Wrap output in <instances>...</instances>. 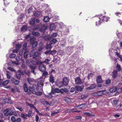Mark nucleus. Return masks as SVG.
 I'll use <instances>...</instances> for the list:
<instances>
[{"instance_id":"1","label":"nucleus","mask_w":122,"mask_h":122,"mask_svg":"<svg viewBox=\"0 0 122 122\" xmlns=\"http://www.w3.org/2000/svg\"><path fill=\"white\" fill-rule=\"evenodd\" d=\"M30 45L32 46V48H33L36 47L38 45L37 41H35V39L34 37L32 36L30 37Z\"/></svg>"},{"instance_id":"2","label":"nucleus","mask_w":122,"mask_h":122,"mask_svg":"<svg viewBox=\"0 0 122 122\" xmlns=\"http://www.w3.org/2000/svg\"><path fill=\"white\" fill-rule=\"evenodd\" d=\"M84 86L83 85H82L81 86H75V93H78L79 91L81 92L83 89Z\"/></svg>"},{"instance_id":"3","label":"nucleus","mask_w":122,"mask_h":122,"mask_svg":"<svg viewBox=\"0 0 122 122\" xmlns=\"http://www.w3.org/2000/svg\"><path fill=\"white\" fill-rule=\"evenodd\" d=\"M34 50L32 49V51L30 52V57H32L34 58H36L38 56L39 54L38 52H34Z\"/></svg>"},{"instance_id":"4","label":"nucleus","mask_w":122,"mask_h":122,"mask_svg":"<svg viewBox=\"0 0 122 122\" xmlns=\"http://www.w3.org/2000/svg\"><path fill=\"white\" fill-rule=\"evenodd\" d=\"M29 66V68L31 69V72L34 74L36 75V73L35 72V70L36 68V66L35 65L33 66L31 64Z\"/></svg>"},{"instance_id":"5","label":"nucleus","mask_w":122,"mask_h":122,"mask_svg":"<svg viewBox=\"0 0 122 122\" xmlns=\"http://www.w3.org/2000/svg\"><path fill=\"white\" fill-rule=\"evenodd\" d=\"M40 66L38 67V69L41 71L44 72L46 70V66L45 65L42 64H39Z\"/></svg>"},{"instance_id":"6","label":"nucleus","mask_w":122,"mask_h":122,"mask_svg":"<svg viewBox=\"0 0 122 122\" xmlns=\"http://www.w3.org/2000/svg\"><path fill=\"white\" fill-rule=\"evenodd\" d=\"M69 79L67 77H65L63 79L62 82L63 84L65 86L67 85L68 84Z\"/></svg>"},{"instance_id":"7","label":"nucleus","mask_w":122,"mask_h":122,"mask_svg":"<svg viewBox=\"0 0 122 122\" xmlns=\"http://www.w3.org/2000/svg\"><path fill=\"white\" fill-rule=\"evenodd\" d=\"M60 90L57 88H52L51 93L52 94H54L55 93H59L60 92Z\"/></svg>"},{"instance_id":"8","label":"nucleus","mask_w":122,"mask_h":122,"mask_svg":"<svg viewBox=\"0 0 122 122\" xmlns=\"http://www.w3.org/2000/svg\"><path fill=\"white\" fill-rule=\"evenodd\" d=\"M75 81L76 84L78 85H81L82 83L81 80L79 77H77L75 78Z\"/></svg>"},{"instance_id":"9","label":"nucleus","mask_w":122,"mask_h":122,"mask_svg":"<svg viewBox=\"0 0 122 122\" xmlns=\"http://www.w3.org/2000/svg\"><path fill=\"white\" fill-rule=\"evenodd\" d=\"M96 81L97 84L102 83L103 81L102 80L101 76L100 75H98L97 76Z\"/></svg>"},{"instance_id":"10","label":"nucleus","mask_w":122,"mask_h":122,"mask_svg":"<svg viewBox=\"0 0 122 122\" xmlns=\"http://www.w3.org/2000/svg\"><path fill=\"white\" fill-rule=\"evenodd\" d=\"M38 82L37 83V85L38 87H41L43 86V83L44 81L41 79H39L38 81Z\"/></svg>"},{"instance_id":"11","label":"nucleus","mask_w":122,"mask_h":122,"mask_svg":"<svg viewBox=\"0 0 122 122\" xmlns=\"http://www.w3.org/2000/svg\"><path fill=\"white\" fill-rule=\"evenodd\" d=\"M31 64L34 65L36 66V65H39V64H41V63L40 62V61H36L34 60H31L30 61Z\"/></svg>"},{"instance_id":"12","label":"nucleus","mask_w":122,"mask_h":122,"mask_svg":"<svg viewBox=\"0 0 122 122\" xmlns=\"http://www.w3.org/2000/svg\"><path fill=\"white\" fill-rule=\"evenodd\" d=\"M117 71L116 70H114L112 72V77L113 78L115 79L116 78L117 76Z\"/></svg>"},{"instance_id":"13","label":"nucleus","mask_w":122,"mask_h":122,"mask_svg":"<svg viewBox=\"0 0 122 122\" xmlns=\"http://www.w3.org/2000/svg\"><path fill=\"white\" fill-rule=\"evenodd\" d=\"M29 24L31 25L34 26L35 25L36 23V18H33L32 20L29 21Z\"/></svg>"},{"instance_id":"14","label":"nucleus","mask_w":122,"mask_h":122,"mask_svg":"<svg viewBox=\"0 0 122 122\" xmlns=\"http://www.w3.org/2000/svg\"><path fill=\"white\" fill-rule=\"evenodd\" d=\"M11 81L16 85H18L20 83V81L19 80L14 78H12L11 79Z\"/></svg>"},{"instance_id":"15","label":"nucleus","mask_w":122,"mask_h":122,"mask_svg":"<svg viewBox=\"0 0 122 122\" xmlns=\"http://www.w3.org/2000/svg\"><path fill=\"white\" fill-rule=\"evenodd\" d=\"M28 89L30 91L32 92L33 94H36V91L35 89L32 87L29 86L28 87Z\"/></svg>"},{"instance_id":"16","label":"nucleus","mask_w":122,"mask_h":122,"mask_svg":"<svg viewBox=\"0 0 122 122\" xmlns=\"http://www.w3.org/2000/svg\"><path fill=\"white\" fill-rule=\"evenodd\" d=\"M21 73L19 71L16 73V77L18 79H20L21 78V76L20 75Z\"/></svg>"},{"instance_id":"17","label":"nucleus","mask_w":122,"mask_h":122,"mask_svg":"<svg viewBox=\"0 0 122 122\" xmlns=\"http://www.w3.org/2000/svg\"><path fill=\"white\" fill-rule=\"evenodd\" d=\"M49 80L50 82L52 84H53L55 82L54 78L52 74L50 75Z\"/></svg>"},{"instance_id":"18","label":"nucleus","mask_w":122,"mask_h":122,"mask_svg":"<svg viewBox=\"0 0 122 122\" xmlns=\"http://www.w3.org/2000/svg\"><path fill=\"white\" fill-rule=\"evenodd\" d=\"M41 11H36L34 13V16L36 17H38L41 15Z\"/></svg>"},{"instance_id":"19","label":"nucleus","mask_w":122,"mask_h":122,"mask_svg":"<svg viewBox=\"0 0 122 122\" xmlns=\"http://www.w3.org/2000/svg\"><path fill=\"white\" fill-rule=\"evenodd\" d=\"M32 112V109H30L28 112V114H27V116L29 117H31L33 115Z\"/></svg>"},{"instance_id":"20","label":"nucleus","mask_w":122,"mask_h":122,"mask_svg":"<svg viewBox=\"0 0 122 122\" xmlns=\"http://www.w3.org/2000/svg\"><path fill=\"white\" fill-rule=\"evenodd\" d=\"M73 48L74 47L71 46H69L67 48V51L70 53H70H71L73 51Z\"/></svg>"},{"instance_id":"21","label":"nucleus","mask_w":122,"mask_h":122,"mask_svg":"<svg viewBox=\"0 0 122 122\" xmlns=\"http://www.w3.org/2000/svg\"><path fill=\"white\" fill-rule=\"evenodd\" d=\"M23 87L24 88L25 92H27L28 91V89L26 84L25 83L23 85Z\"/></svg>"},{"instance_id":"22","label":"nucleus","mask_w":122,"mask_h":122,"mask_svg":"<svg viewBox=\"0 0 122 122\" xmlns=\"http://www.w3.org/2000/svg\"><path fill=\"white\" fill-rule=\"evenodd\" d=\"M96 86V85L95 84H93L91 85L89 87H88L87 89L88 90L93 89Z\"/></svg>"},{"instance_id":"23","label":"nucleus","mask_w":122,"mask_h":122,"mask_svg":"<svg viewBox=\"0 0 122 122\" xmlns=\"http://www.w3.org/2000/svg\"><path fill=\"white\" fill-rule=\"evenodd\" d=\"M117 88L116 87H113L110 88L109 90V91L111 92H114L117 90Z\"/></svg>"},{"instance_id":"24","label":"nucleus","mask_w":122,"mask_h":122,"mask_svg":"<svg viewBox=\"0 0 122 122\" xmlns=\"http://www.w3.org/2000/svg\"><path fill=\"white\" fill-rule=\"evenodd\" d=\"M57 42V41L56 39H51L50 41V43L52 45L53 44H54L56 43Z\"/></svg>"},{"instance_id":"25","label":"nucleus","mask_w":122,"mask_h":122,"mask_svg":"<svg viewBox=\"0 0 122 122\" xmlns=\"http://www.w3.org/2000/svg\"><path fill=\"white\" fill-rule=\"evenodd\" d=\"M50 61V60L48 59H46L44 61L42 62L40 61L41 62V64L43 63H45L46 65H48L49 64V62Z\"/></svg>"},{"instance_id":"26","label":"nucleus","mask_w":122,"mask_h":122,"mask_svg":"<svg viewBox=\"0 0 122 122\" xmlns=\"http://www.w3.org/2000/svg\"><path fill=\"white\" fill-rule=\"evenodd\" d=\"M50 20V18L48 16H45L43 19V21L45 22L48 21Z\"/></svg>"},{"instance_id":"27","label":"nucleus","mask_w":122,"mask_h":122,"mask_svg":"<svg viewBox=\"0 0 122 122\" xmlns=\"http://www.w3.org/2000/svg\"><path fill=\"white\" fill-rule=\"evenodd\" d=\"M27 82L29 83L35 81V80L33 78H28L27 79Z\"/></svg>"},{"instance_id":"28","label":"nucleus","mask_w":122,"mask_h":122,"mask_svg":"<svg viewBox=\"0 0 122 122\" xmlns=\"http://www.w3.org/2000/svg\"><path fill=\"white\" fill-rule=\"evenodd\" d=\"M56 28V25L54 24H51L50 25V28L51 30L55 29Z\"/></svg>"},{"instance_id":"29","label":"nucleus","mask_w":122,"mask_h":122,"mask_svg":"<svg viewBox=\"0 0 122 122\" xmlns=\"http://www.w3.org/2000/svg\"><path fill=\"white\" fill-rule=\"evenodd\" d=\"M28 52H25L23 54V56L25 59H26L28 57Z\"/></svg>"},{"instance_id":"30","label":"nucleus","mask_w":122,"mask_h":122,"mask_svg":"<svg viewBox=\"0 0 122 122\" xmlns=\"http://www.w3.org/2000/svg\"><path fill=\"white\" fill-rule=\"evenodd\" d=\"M84 114H85L87 116L90 117H94L95 116V115L92 114L89 112H86L84 113Z\"/></svg>"},{"instance_id":"31","label":"nucleus","mask_w":122,"mask_h":122,"mask_svg":"<svg viewBox=\"0 0 122 122\" xmlns=\"http://www.w3.org/2000/svg\"><path fill=\"white\" fill-rule=\"evenodd\" d=\"M9 82V80H7L2 83V85L3 86H6Z\"/></svg>"},{"instance_id":"32","label":"nucleus","mask_w":122,"mask_h":122,"mask_svg":"<svg viewBox=\"0 0 122 122\" xmlns=\"http://www.w3.org/2000/svg\"><path fill=\"white\" fill-rule=\"evenodd\" d=\"M57 35V34L56 33H53L50 36V37L52 39H54Z\"/></svg>"},{"instance_id":"33","label":"nucleus","mask_w":122,"mask_h":122,"mask_svg":"<svg viewBox=\"0 0 122 122\" xmlns=\"http://www.w3.org/2000/svg\"><path fill=\"white\" fill-rule=\"evenodd\" d=\"M51 45L50 43V44H47L46 48L47 50H50L52 48Z\"/></svg>"},{"instance_id":"34","label":"nucleus","mask_w":122,"mask_h":122,"mask_svg":"<svg viewBox=\"0 0 122 122\" xmlns=\"http://www.w3.org/2000/svg\"><path fill=\"white\" fill-rule=\"evenodd\" d=\"M27 27L26 26H23L21 29V31H24L27 30Z\"/></svg>"},{"instance_id":"35","label":"nucleus","mask_w":122,"mask_h":122,"mask_svg":"<svg viewBox=\"0 0 122 122\" xmlns=\"http://www.w3.org/2000/svg\"><path fill=\"white\" fill-rule=\"evenodd\" d=\"M32 34L33 35L37 36H39L40 35L39 33L37 32H32Z\"/></svg>"},{"instance_id":"36","label":"nucleus","mask_w":122,"mask_h":122,"mask_svg":"<svg viewBox=\"0 0 122 122\" xmlns=\"http://www.w3.org/2000/svg\"><path fill=\"white\" fill-rule=\"evenodd\" d=\"M24 15L23 14H21L19 16L18 18V19L19 21H21L22 20V18L23 17H24Z\"/></svg>"},{"instance_id":"37","label":"nucleus","mask_w":122,"mask_h":122,"mask_svg":"<svg viewBox=\"0 0 122 122\" xmlns=\"http://www.w3.org/2000/svg\"><path fill=\"white\" fill-rule=\"evenodd\" d=\"M105 91L104 90H102V91H97L98 96H100L102 95L103 94V93L102 92H104Z\"/></svg>"},{"instance_id":"38","label":"nucleus","mask_w":122,"mask_h":122,"mask_svg":"<svg viewBox=\"0 0 122 122\" xmlns=\"http://www.w3.org/2000/svg\"><path fill=\"white\" fill-rule=\"evenodd\" d=\"M16 56V55L15 54L12 53L9 56L10 58H13L15 57Z\"/></svg>"},{"instance_id":"39","label":"nucleus","mask_w":122,"mask_h":122,"mask_svg":"<svg viewBox=\"0 0 122 122\" xmlns=\"http://www.w3.org/2000/svg\"><path fill=\"white\" fill-rule=\"evenodd\" d=\"M111 82V80L110 79L107 80L105 81V84L108 85H109Z\"/></svg>"},{"instance_id":"40","label":"nucleus","mask_w":122,"mask_h":122,"mask_svg":"<svg viewBox=\"0 0 122 122\" xmlns=\"http://www.w3.org/2000/svg\"><path fill=\"white\" fill-rule=\"evenodd\" d=\"M44 53L45 54H46L47 55L48 54H51V50H50L46 51L44 52Z\"/></svg>"},{"instance_id":"41","label":"nucleus","mask_w":122,"mask_h":122,"mask_svg":"<svg viewBox=\"0 0 122 122\" xmlns=\"http://www.w3.org/2000/svg\"><path fill=\"white\" fill-rule=\"evenodd\" d=\"M26 115H24V114L21 113V117L25 119H27L26 117H27V114H25Z\"/></svg>"},{"instance_id":"42","label":"nucleus","mask_w":122,"mask_h":122,"mask_svg":"<svg viewBox=\"0 0 122 122\" xmlns=\"http://www.w3.org/2000/svg\"><path fill=\"white\" fill-rule=\"evenodd\" d=\"M116 68L117 70L119 71H120L121 70L120 66L118 64L117 65Z\"/></svg>"},{"instance_id":"43","label":"nucleus","mask_w":122,"mask_h":122,"mask_svg":"<svg viewBox=\"0 0 122 122\" xmlns=\"http://www.w3.org/2000/svg\"><path fill=\"white\" fill-rule=\"evenodd\" d=\"M42 76H44L45 77H46L47 76H48V72L47 71H44L43 72Z\"/></svg>"},{"instance_id":"44","label":"nucleus","mask_w":122,"mask_h":122,"mask_svg":"<svg viewBox=\"0 0 122 122\" xmlns=\"http://www.w3.org/2000/svg\"><path fill=\"white\" fill-rule=\"evenodd\" d=\"M27 45V44L26 43H24L23 45V49L25 51L26 50H27L26 46Z\"/></svg>"},{"instance_id":"45","label":"nucleus","mask_w":122,"mask_h":122,"mask_svg":"<svg viewBox=\"0 0 122 122\" xmlns=\"http://www.w3.org/2000/svg\"><path fill=\"white\" fill-rule=\"evenodd\" d=\"M11 121L12 122H15L16 119L15 117L14 116L11 117Z\"/></svg>"},{"instance_id":"46","label":"nucleus","mask_w":122,"mask_h":122,"mask_svg":"<svg viewBox=\"0 0 122 122\" xmlns=\"http://www.w3.org/2000/svg\"><path fill=\"white\" fill-rule=\"evenodd\" d=\"M21 44H16V45L15 47L16 49H18V50H19L20 48H21Z\"/></svg>"},{"instance_id":"47","label":"nucleus","mask_w":122,"mask_h":122,"mask_svg":"<svg viewBox=\"0 0 122 122\" xmlns=\"http://www.w3.org/2000/svg\"><path fill=\"white\" fill-rule=\"evenodd\" d=\"M55 83L56 85L57 86H58L60 84V81L58 79H57Z\"/></svg>"},{"instance_id":"48","label":"nucleus","mask_w":122,"mask_h":122,"mask_svg":"<svg viewBox=\"0 0 122 122\" xmlns=\"http://www.w3.org/2000/svg\"><path fill=\"white\" fill-rule=\"evenodd\" d=\"M33 8L31 7H30L28 10V13L29 14L32 11Z\"/></svg>"},{"instance_id":"49","label":"nucleus","mask_w":122,"mask_h":122,"mask_svg":"<svg viewBox=\"0 0 122 122\" xmlns=\"http://www.w3.org/2000/svg\"><path fill=\"white\" fill-rule=\"evenodd\" d=\"M57 52V51L55 50L51 51V54L54 55H55V53Z\"/></svg>"},{"instance_id":"50","label":"nucleus","mask_w":122,"mask_h":122,"mask_svg":"<svg viewBox=\"0 0 122 122\" xmlns=\"http://www.w3.org/2000/svg\"><path fill=\"white\" fill-rule=\"evenodd\" d=\"M44 47L43 46L39 47L38 48V51L40 52L43 49Z\"/></svg>"},{"instance_id":"51","label":"nucleus","mask_w":122,"mask_h":122,"mask_svg":"<svg viewBox=\"0 0 122 122\" xmlns=\"http://www.w3.org/2000/svg\"><path fill=\"white\" fill-rule=\"evenodd\" d=\"M11 111V109L9 108H8L6 109L4 111V112H6L8 113L9 112H10Z\"/></svg>"},{"instance_id":"52","label":"nucleus","mask_w":122,"mask_h":122,"mask_svg":"<svg viewBox=\"0 0 122 122\" xmlns=\"http://www.w3.org/2000/svg\"><path fill=\"white\" fill-rule=\"evenodd\" d=\"M21 121L22 119L20 117H19L16 119L15 122H21Z\"/></svg>"},{"instance_id":"53","label":"nucleus","mask_w":122,"mask_h":122,"mask_svg":"<svg viewBox=\"0 0 122 122\" xmlns=\"http://www.w3.org/2000/svg\"><path fill=\"white\" fill-rule=\"evenodd\" d=\"M26 62L28 66L31 64L30 62V61L28 59L26 60Z\"/></svg>"},{"instance_id":"54","label":"nucleus","mask_w":122,"mask_h":122,"mask_svg":"<svg viewBox=\"0 0 122 122\" xmlns=\"http://www.w3.org/2000/svg\"><path fill=\"white\" fill-rule=\"evenodd\" d=\"M41 102L42 104L43 105H45L46 103V102H47V101H46L45 99L43 100H41Z\"/></svg>"},{"instance_id":"55","label":"nucleus","mask_w":122,"mask_h":122,"mask_svg":"<svg viewBox=\"0 0 122 122\" xmlns=\"http://www.w3.org/2000/svg\"><path fill=\"white\" fill-rule=\"evenodd\" d=\"M63 89H64V92L67 93H69V91L67 90L66 88H65Z\"/></svg>"},{"instance_id":"56","label":"nucleus","mask_w":122,"mask_h":122,"mask_svg":"<svg viewBox=\"0 0 122 122\" xmlns=\"http://www.w3.org/2000/svg\"><path fill=\"white\" fill-rule=\"evenodd\" d=\"M82 117L81 116H77L75 117L76 119L77 120H81L82 119Z\"/></svg>"},{"instance_id":"57","label":"nucleus","mask_w":122,"mask_h":122,"mask_svg":"<svg viewBox=\"0 0 122 122\" xmlns=\"http://www.w3.org/2000/svg\"><path fill=\"white\" fill-rule=\"evenodd\" d=\"M7 68L8 69L11 71H15V70L14 69L10 67H8Z\"/></svg>"},{"instance_id":"58","label":"nucleus","mask_w":122,"mask_h":122,"mask_svg":"<svg viewBox=\"0 0 122 122\" xmlns=\"http://www.w3.org/2000/svg\"><path fill=\"white\" fill-rule=\"evenodd\" d=\"M56 73L54 69H52L51 71L49 73L50 74H51V73Z\"/></svg>"},{"instance_id":"59","label":"nucleus","mask_w":122,"mask_h":122,"mask_svg":"<svg viewBox=\"0 0 122 122\" xmlns=\"http://www.w3.org/2000/svg\"><path fill=\"white\" fill-rule=\"evenodd\" d=\"M60 92L61 94H64V89L63 88H61L60 89Z\"/></svg>"},{"instance_id":"60","label":"nucleus","mask_w":122,"mask_h":122,"mask_svg":"<svg viewBox=\"0 0 122 122\" xmlns=\"http://www.w3.org/2000/svg\"><path fill=\"white\" fill-rule=\"evenodd\" d=\"M46 102V104L47 105H50L52 106L54 104V103H53V102H51L50 103H48L47 102Z\"/></svg>"},{"instance_id":"61","label":"nucleus","mask_w":122,"mask_h":122,"mask_svg":"<svg viewBox=\"0 0 122 122\" xmlns=\"http://www.w3.org/2000/svg\"><path fill=\"white\" fill-rule=\"evenodd\" d=\"M75 91V89L74 87H72L71 88L70 90V92H72L74 91Z\"/></svg>"},{"instance_id":"62","label":"nucleus","mask_w":122,"mask_h":122,"mask_svg":"<svg viewBox=\"0 0 122 122\" xmlns=\"http://www.w3.org/2000/svg\"><path fill=\"white\" fill-rule=\"evenodd\" d=\"M28 106H29L30 107L33 108L34 106L33 104H30L29 103L27 104Z\"/></svg>"},{"instance_id":"63","label":"nucleus","mask_w":122,"mask_h":122,"mask_svg":"<svg viewBox=\"0 0 122 122\" xmlns=\"http://www.w3.org/2000/svg\"><path fill=\"white\" fill-rule=\"evenodd\" d=\"M20 59V57L19 56H17L16 58V60L17 62L19 61Z\"/></svg>"},{"instance_id":"64","label":"nucleus","mask_w":122,"mask_h":122,"mask_svg":"<svg viewBox=\"0 0 122 122\" xmlns=\"http://www.w3.org/2000/svg\"><path fill=\"white\" fill-rule=\"evenodd\" d=\"M19 50L17 49L14 50H13L12 52L13 53H17L18 52Z\"/></svg>"}]
</instances>
